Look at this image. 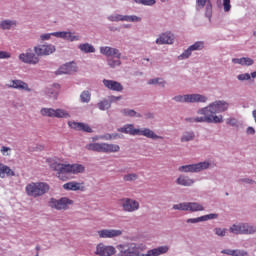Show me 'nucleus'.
Segmentation results:
<instances>
[{"mask_svg": "<svg viewBox=\"0 0 256 256\" xmlns=\"http://www.w3.org/2000/svg\"><path fill=\"white\" fill-rule=\"evenodd\" d=\"M46 163L49 166L51 171L56 173V177L61 179V181H65V175H79V173H85V166L82 164H67L63 163L61 158L53 157L47 158Z\"/></svg>", "mask_w": 256, "mask_h": 256, "instance_id": "1", "label": "nucleus"}, {"mask_svg": "<svg viewBox=\"0 0 256 256\" xmlns=\"http://www.w3.org/2000/svg\"><path fill=\"white\" fill-rule=\"evenodd\" d=\"M229 107V102L216 100L205 107L199 108L197 115H206L209 124L219 125V123H223V115L219 113H226V111H229Z\"/></svg>", "mask_w": 256, "mask_h": 256, "instance_id": "2", "label": "nucleus"}, {"mask_svg": "<svg viewBox=\"0 0 256 256\" xmlns=\"http://www.w3.org/2000/svg\"><path fill=\"white\" fill-rule=\"evenodd\" d=\"M116 249L118 250V256H159L165 255L169 251V246H160L148 250L146 254L141 253L139 245L133 242L118 244Z\"/></svg>", "mask_w": 256, "mask_h": 256, "instance_id": "3", "label": "nucleus"}, {"mask_svg": "<svg viewBox=\"0 0 256 256\" xmlns=\"http://www.w3.org/2000/svg\"><path fill=\"white\" fill-rule=\"evenodd\" d=\"M119 133H125V135H142V137H146L147 139H152L153 141H157L159 139H163V136L157 135L153 130L149 128H135L133 124H126L120 128H118Z\"/></svg>", "mask_w": 256, "mask_h": 256, "instance_id": "4", "label": "nucleus"}, {"mask_svg": "<svg viewBox=\"0 0 256 256\" xmlns=\"http://www.w3.org/2000/svg\"><path fill=\"white\" fill-rule=\"evenodd\" d=\"M47 191H49V184L44 182H31L25 187L28 197H43Z\"/></svg>", "mask_w": 256, "mask_h": 256, "instance_id": "5", "label": "nucleus"}, {"mask_svg": "<svg viewBox=\"0 0 256 256\" xmlns=\"http://www.w3.org/2000/svg\"><path fill=\"white\" fill-rule=\"evenodd\" d=\"M173 101L176 103H207L209 97L204 94L192 93L184 95H176L173 97Z\"/></svg>", "mask_w": 256, "mask_h": 256, "instance_id": "6", "label": "nucleus"}, {"mask_svg": "<svg viewBox=\"0 0 256 256\" xmlns=\"http://www.w3.org/2000/svg\"><path fill=\"white\" fill-rule=\"evenodd\" d=\"M88 151H96V153H119L121 147L117 144L109 143H90L86 145Z\"/></svg>", "mask_w": 256, "mask_h": 256, "instance_id": "7", "label": "nucleus"}, {"mask_svg": "<svg viewBox=\"0 0 256 256\" xmlns=\"http://www.w3.org/2000/svg\"><path fill=\"white\" fill-rule=\"evenodd\" d=\"M211 162L209 160H205L202 162L182 165L178 168L179 173H201L203 171H207L210 169Z\"/></svg>", "mask_w": 256, "mask_h": 256, "instance_id": "8", "label": "nucleus"}, {"mask_svg": "<svg viewBox=\"0 0 256 256\" xmlns=\"http://www.w3.org/2000/svg\"><path fill=\"white\" fill-rule=\"evenodd\" d=\"M229 232L233 233L234 235H255L256 226L251 223L242 222L238 224H233L229 228Z\"/></svg>", "mask_w": 256, "mask_h": 256, "instance_id": "9", "label": "nucleus"}, {"mask_svg": "<svg viewBox=\"0 0 256 256\" xmlns=\"http://www.w3.org/2000/svg\"><path fill=\"white\" fill-rule=\"evenodd\" d=\"M174 211H187L188 213H198L199 211H205V206L198 202H181L172 206Z\"/></svg>", "mask_w": 256, "mask_h": 256, "instance_id": "10", "label": "nucleus"}, {"mask_svg": "<svg viewBox=\"0 0 256 256\" xmlns=\"http://www.w3.org/2000/svg\"><path fill=\"white\" fill-rule=\"evenodd\" d=\"M31 48H28L26 52L19 54L18 59L26 65H38L41 59L38 57L37 53L33 52Z\"/></svg>", "mask_w": 256, "mask_h": 256, "instance_id": "11", "label": "nucleus"}, {"mask_svg": "<svg viewBox=\"0 0 256 256\" xmlns=\"http://www.w3.org/2000/svg\"><path fill=\"white\" fill-rule=\"evenodd\" d=\"M69 205H73V200L67 197H63L58 200L51 198L49 200V207L56 209L57 211H66V209H69Z\"/></svg>", "mask_w": 256, "mask_h": 256, "instance_id": "12", "label": "nucleus"}, {"mask_svg": "<svg viewBox=\"0 0 256 256\" xmlns=\"http://www.w3.org/2000/svg\"><path fill=\"white\" fill-rule=\"evenodd\" d=\"M33 51L38 57H47L53 55L57 51V48L53 44H38L34 46Z\"/></svg>", "mask_w": 256, "mask_h": 256, "instance_id": "13", "label": "nucleus"}, {"mask_svg": "<svg viewBox=\"0 0 256 256\" xmlns=\"http://www.w3.org/2000/svg\"><path fill=\"white\" fill-rule=\"evenodd\" d=\"M121 205L123 211L126 213H135V211H139V201L131 199V198H124L121 200Z\"/></svg>", "mask_w": 256, "mask_h": 256, "instance_id": "14", "label": "nucleus"}, {"mask_svg": "<svg viewBox=\"0 0 256 256\" xmlns=\"http://www.w3.org/2000/svg\"><path fill=\"white\" fill-rule=\"evenodd\" d=\"M117 253V249L111 245H105L103 243H99L96 246V250L94 252L95 255L98 256H113Z\"/></svg>", "mask_w": 256, "mask_h": 256, "instance_id": "15", "label": "nucleus"}, {"mask_svg": "<svg viewBox=\"0 0 256 256\" xmlns=\"http://www.w3.org/2000/svg\"><path fill=\"white\" fill-rule=\"evenodd\" d=\"M97 233L100 239H116V237H121V235H123V230L102 229L99 230Z\"/></svg>", "mask_w": 256, "mask_h": 256, "instance_id": "16", "label": "nucleus"}, {"mask_svg": "<svg viewBox=\"0 0 256 256\" xmlns=\"http://www.w3.org/2000/svg\"><path fill=\"white\" fill-rule=\"evenodd\" d=\"M100 54L107 57V59L111 57H116V59H121V51L117 48H113L111 46H101L99 48Z\"/></svg>", "mask_w": 256, "mask_h": 256, "instance_id": "17", "label": "nucleus"}, {"mask_svg": "<svg viewBox=\"0 0 256 256\" xmlns=\"http://www.w3.org/2000/svg\"><path fill=\"white\" fill-rule=\"evenodd\" d=\"M175 41V36L171 32H164L155 40L156 45H173Z\"/></svg>", "mask_w": 256, "mask_h": 256, "instance_id": "18", "label": "nucleus"}, {"mask_svg": "<svg viewBox=\"0 0 256 256\" xmlns=\"http://www.w3.org/2000/svg\"><path fill=\"white\" fill-rule=\"evenodd\" d=\"M53 37H56L57 39H64V41H70L71 43L81 39L78 35H74V33L71 31L54 32Z\"/></svg>", "mask_w": 256, "mask_h": 256, "instance_id": "19", "label": "nucleus"}, {"mask_svg": "<svg viewBox=\"0 0 256 256\" xmlns=\"http://www.w3.org/2000/svg\"><path fill=\"white\" fill-rule=\"evenodd\" d=\"M206 5V12L205 15L211 21V17L213 15V6L209 0H196V9L197 11L203 9Z\"/></svg>", "mask_w": 256, "mask_h": 256, "instance_id": "20", "label": "nucleus"}, {"mask_svg": "<svg viewBox=\"0 0 256 256\" xmlns=\"http://www.w3.org/2000/svg\"><path fill=\"white\" fill-rule=\"evenodd\" d=\"M12 84L6 85L8 89H19L20 91H27L28 93H31V88H29V84L22 80H12Z\"/></svg>", "mask_w": 256, "mask_h": 256, "instance_id": "21", "label": "nucleus"}, {"mask_svg": "<svg viewBox=\"0 0 256 256\" xmlns=\"http://www.w3.org/2000/svg\"><path fill=\"white\" fill-rule=\"evenodd\" d=\"M102 83H103L104 87H106V89H109L110 91H116L118 93L123 91V85H121V83H119L115 80L104 79L102 81Z\"/></svg>", "mask_w": 256, "mask_h": 256, "instance_id": "22", "label": "nucleus"}, {"mask_svg": "<svg viewBox=\"0 0 256 256\" xmlns=\"http://www.w3.org/2000/svg\"><path fill=\"white\" fill-rule=\"evenodd\" d=\"M176 184L180 185L181 187H192V185H195V180L187 175L181 174L176 179Z\"/></svg>", "mask_w": 256, "mask_h": 256, "instance_id": "23", "label": "nucleus"}, {"mask_svg": "<svg viewBox=\"0 0 256 256\" xmlns=\"http://www.w3.org/2000/svg\"><path fill=\"white\" fill-rule=\"evenodd\" d=\"M74 71L75 63L69 62L60 66L59 69L56 71V75H69V73H73Z\"/></svg>", "mask_w": 256, "mask_h": 256, "instance_id": "24", "label": "nucleus"}, {"mask_svg": "<svg viewBox=\"0 0 256 256\" xmlns=\"http://www.w3.org/2000/svg\"><path fill=\"white\" fill-rule=\"evenodd\" d=\"M232 63L234 65H242V67H251L255 61L249 57L233 58Z\"/></svg>", "mask_w": 256, "mask_h": 256, "instance_id": "25", "label": "nucleus"}, {"mask_svg": "<svg viewBox=\"0 0 256 256\" xmlns=\"http://www.w3.org/2000/svg\"><path fill=\"white\" fill-rule=\"evenodd\" d=\"M13 27H17V20L5 19L0 21V29L2 31H11Z\"/></svg>", "mask_w": 256, "mask_h": 256, "instance_id": "26", "label": "nucleus"}, {"mask_svg": "<svg viewBox=\"0 0 256 256\" xmlns=\"http://www.w3.org/2000/svg\"><path fill=\"white\" fill-rule=\"evenodd\" d=\"M15 177V172L9 166L0 163V178Z\"/></svg>", "mask_w": 256, "mask_h": 256, "instance_id": "27", "label": "nucleus"}, {"mask_svg": "<svg viewBox=\"0 0 256 256\" xmlns=\"http://www.w3.org/2000/svg\"><path fill=\"white\" fill-rule=\"evenodd\" d=\"M63 188L66 189V191H81L83 185L79 182L72 181L64 184Z\"/></svg>", "mask_w": 256, "mask_h": 256, "instance_id": "28", "label": "nucleus"}, {"mask_svg": "<svg viewBox=\"0 0 256 256\" xmlns=\"http://www.w3.org/2000/svg\"><path fill=\"white\" fill-rule=\"evenodd\" d=\"M181 143H189L191 141H195V132L194 131H185L182 133L180 137Z\"/></svg>", "mask_w": 256, "mask_h": 256, "instance_id": "29", "label": "nucleus"}, {"mask_svg": "<svg viewBox=\"0 0 256 256\" xmlns=\"http://www.w3.org/2000/svg\"><path fill=\"white\" fill-rule=\"evenodd\" d=\"M71 114L67 112L65 109L57 108L54 109V118L56 119H70Z\"/></svg>", "mask_w": 256, "mask_h": 256, "instance_id": "30", "label": "nucleus"}, {"mask_svg": "<svg viewBox=\"0 0 256 256\" xmlns=\"http://www.w3.org/2000/svg\"><path fill=\"white\" fill-rule=\"evenodd\" d=\"M187 123H209L206 115L186 118Z\"/></svg>", "mask_w": 256, "mask_h": 256, "instance_id": "31", "label": "nucleus"}, {"mask_svg": "<svg viewBox=\"0 0 256 256\" xmlns=\"http://www.w3.org/2000/svg\"><path fill=\"white\" fill-rule=\"evenodd\" d=\"M82 53H95V46L89 43H82L78 46Z\"/></svg>", "mask_w": 256, "mask_h": 256, "instance_id": "32", "label": "nucleus"}, {"mask_svg": "<svg viewBox=\"0 0 256 256\" xmlns=\"http://www.w3.org/2000/svg\"><path fill=\"white\" fill-rule=\"evenodd\" d=\"M121 58H116L115 56H112L110 58H107V65L111 67V69H115V67H120L121 65Z\"/></svg>", "mask_w": 256, "mask_h": 256, "instance_id": "33", "label": "nucleus"}, {"mask_svg": "<svg viewBox=\"0 0 256 256\" xmlns=\"http://www.w3.org/2000/svg\"><path fill=\"white\" fill-rule=\"evenodd\" d=\"M120 113H122L124 117H141L140 113H137L135 110L129 108H124L120 110Z\"/></svg>", "mask_w": 256, "mask_h": 256, "instance_id": "34", "label": "nucleus"}, {"mask_svg": "<svg viewBox=\"0 0 256 256\" xmlns=\"http://www.w3.org/2000/svg\"><path fill=\"white\" fill-rule=\"evenodd\" d=\"M40 115H42V117L54 118L55 117V109H53V108H41L40 109Z\"/></svg>", "mask_w": 256, "mask_h": 256, "instance_id": "35", "label": "nucleus"}, {"mask_svg": "<svg viewBox=\"0 0 256 256\" xmlns=\"http://www.w3.org/2000/svg\"><path fill=\"white\" fill-rule=\"evenodd\" d=\"M97 107L100 111H107V109H111V102L107 99H103L97 103Z\"/></svg>", "mask_w": 256, "mask_h": 256, "instance_id": "36", "label": "nucleus"}, {"mask_svg": "<svg viewBox=\"0 0 256 256\" xmlns=\"http://www.w3.org/2000/svg\"><path fill=\"white\" fill-rule=\"evenodd\" d=\"M148 85H159L160 87H165L167 81L163 78H152L148 81Z\"/></svg>", "mask_w": 256, "mask_h": 256, "instance_id": "37", "label": "nucleus"}, {"mask_svg": "<svg viewBox=\"0 0 256 256\" xmlns=\"http://www.w3.org/2000/svg\"><path fill=\"white\" fill-rule=\"evenodd\" d=\"M107 19L109 21H111L112 23H119V21H124L125 15L114 13V14L107 16Z\"/></svg>", "mask_w": 256, "mask_h": 256, "instance_id": "38", "label": "nucleus"}, {"mask_svg": "<svg viewBox=\"0 0 256 256\" xmlns=\"http://www.w3.org/2000/svg\"><path fill=\"white\" fill-rule=\"evenodd\" d=\"M124 21L126 23H141V17L137 15H124Z\"/></svg>", "mask_w": 256, "mask_h": 256, "instance_id": "39", "label": "nucleus"}, {"mask_svg": "<svg viewBox=\"0 0 256 256\" xmlns=\"http://www.w3.org/2000/svg\"><path fill=\"white\" fill-rule=\"evenodd\" d=\"M91 101V92L89 90H84L80 94L81 103H89Z\"/></svg>", "mask_w": 256, "mask_h": 256, "instance_id": "40", "label": "nucleus"}, {"mask_svg": "<svg viewBox=\"0 0 256 256\" xmlns=\"http://www.w3.org/2000/svg\"><path fill=\"white\" fill-rule=\"evenodd\" d=\"M205 47V43L203 41H197L191 46H189L191 51H201Z\"/></svg>", "mask_w": 256, "mask_h": 256, "instance_id": "41", "label": "nucleus"}, {"mask_svg": "<svg viewBox=\"0 0 256 256\" xmlns=\"http://www.w3.org/2000/svg\"><path fill=\"white\" fill-rule=\"evenodd\" d=\"M193 53V51L191 50L190 47H188L186 50H184V53L180 54L178 56L179 61H183L185 59H189L191 57V54Z\"/></svg>", "mask_w": 256, "mask_h": 256, "instance_id": "42", "label": "nucleus"}, {"mask_svg": "<svg viewBox=\"0 0 256 256\" xmlns=\"http://www.w3.org/2000/svg\"><path fill=\"white\" fill-rule=\"evenodd\" d=\"M200 217H201L202 222L203 221H212L213 219H219V214L210 213V214H206V215H203V216H200Z\"/></svg>", "mask_w": 256, "mask_h": 256, "instance_id": "43", "label": "nucleus"}, {"mask_svg": "<svg viewBox=\"0 0 256 256\" xmlns=\"http://www.w3.org/2000/svg\"><path fill=\"white\" fill-rule=\"evenodd\" d=\"M139 179V175L135 173L126 174L123 176V181L131 182V181H137Z\"/></svg>", "mask_w": 256, "mask_h": 256, "instance_id": "44", "label": "nucleus"}, {"mask_svg": "<svg viewBox=\"0 0 256 256\" xmlns=\"http://www.w3.org/2000/svg\"><path fill=\"white\" fill-rule=\"evenodd\" d=\"M138 5H145L146 7H153L155 5V0H134Z\"/></svg>", "mask_w": 256, "mask_h": 256, "instance_id": "45", "label": "nucleus"}, {"mask_svg": "<svg viewBox=\"0 0 256 256\" xmlns=\"http://www.w3.org/2000/svg\"><path fill=\"white\" fill-rule=\"evenodd\" d=\"M214 233L217 237H225L227 235V229L216 227L214 228Z\"/></svg>", "mask_w": 256, "mask_h": 256, "instance_id": "46", "label": "nucleus"}, {"mask_svg": "<svg viewBox=\"0 0 256 256\" xmlns=\"http://www.w3.org/2000/svg\"><path fill=\"white\" fill-rule=\"evenodd\" d=\"M222 7L224 13H229L231 11V0H222Z\"/></svg>", "mask_w": 256, "mask_h": 256, "instance_id": "47", "label": "nucleus"}, {"mask_svg": "<svg viewBox=\"0 0 256 256\" xmlns=\"http://www.w3.org/2000/svg\"><path fill=\"white\" fill-rule=\"evenodd\" d=\"M237 79H238L240 82H243V81H251V74H249V73L238 74V75H237Z\"/></svg>", "mask_w": 256, "mask_h": 256, "instance_id": "48", "label": "nucleus"}, {"mask_svg": "<svg viewBox=\"0 0 256 256\" xmlns=\"http://www.w3.org/2000/svg\"><path fill=\"white\" fill-rule=\"evenodd\" d=\"M68 127H70L71 129H75L76 131H80L81 122L68 121Z\"/></svg>", "mask_w": 256, "mask_h": 256, "instance_id": "49", "label": "nucleus"}, {"mask_svg": "<svg viewBox=\"0 0 256 256\" xmlns=\"http://www.w3.org/2000/svg\"><path fill=\"white\" fill-rule=\"evenodd\" d=\"M80 131H84L85 133H93V129L86 123L80 122Z\"/></svg>", "mask_w": 256, "mask_h": 256, "instance_id": "50", "label": "nucleus"}, {"mask_svg": "<svg viewBox=\"0 0 256 256\" xmlns=\"http://www.w3.org/2000/svg\"><path fill=\"white\" fill-rule=\"evenodd\" d=\"M226 123L227 125H230V127H239V121L237 118H228Z\"/></svg>", "mask_w": 256, "mask_h": 256, "instance_id": "51", "label": "nucleus"}, {"mask_svg": "<svg viewBox=\"0 0 256 256\" xmlns=\"http://www.w3.org/2000/svg\"><path fill=\"white\" fill-rule=\"evenodd\" d=\"M54 34H55V32L41 34L40 35V40L41 41H49V39H51V37H53Z\"/></svg>", "mask_w": 256, "mask_h": 256, "instance_id": "52", "label": "nucleus"}, {"mask_svg": "<svg viewBox=\"0 0 256 256\" xmlns=\"http://www.w3.org/2000/svg\"><path fill=\"white\" fill-rule=\"evenodd\" d=\"M0 153H2V155L4 156H9L11 155V148L7 146H2V148L0 149Z\"/></svg>", "mask_w": 256, "mask_h": 256, "instance_id": "53", "label": "nucleus"}, {"mask_svg": "<svg viewBox=\"0 0 256 256\" xmlns=\"http://www.w3.org/2000/svg\"><path fill=\"white\" fill-rule=\"evenodd\" d=\"M234 256H249V253L245 250L236 249L234 250Z\"/></svg>", "mask_w": 256, "mask_h": 256, "instance_id": "54", "label": "nucleus"}, {"mask_svg": "<svg viewBox=\"0 0 256 256\" xmlns=\"http://www.w3.org/2000/svg\"><path fill=\"white\" fill-rule=\"evenodd\" d=\"M186 223H191V224L202 223L201 216L197 218H189L186 220Z\"/></svg>", "mask_w": 256, "mask_h": 256, "instance_id": "55", "label": "nucleus"}, {"mask_svg": "<svg viewBox=\"0 0 256 256\" xmlns=\"http://www.w3.org/2000/svg\"><path fill=\"white\" fill-rule=\"evenodd\" d=\"M0 59H11V53L7 51H0Z\"/></svg>", "mask_w": 256, "mask_h": 256, "instance_id": "56", "label": "nucleus"}, {"mask_svg": "<svg viewBox=\"0 0 256 256\" xmlns=\"http://www.w3.org/2000/svg\"><path fill=\"white\" fill-rule=\"evenodd\" d=\"M47 95H48V97H51L52 99H57V92L55 90H53V88H50L47 91Z\"/></svg>", "mask_w": 256, "mask_h": 256, "instance_id": "57", "label": "nucleus"}, {"mask_svg": "<svg viewBox=\"0 0 256 256\" xmlns=\"http://www.w3.org/2000/svg\"><path fill=\"white\" fill-rule=\"evenodd\" d=\"M222 255H230V256H234L235 255V250H231V249H224L221 251Z\"/></svg>", "mask_w": 256, "mask_h": 256, "instance_id": "58", "label": "nucleus"}, {"mask_svg": "<svg viewBox=\"0 0 256 256\" xmlns=\"http://www.w3.org/2000/svg\"><path fill=\"white\" fill-rule=\"evenodd\" d=\"M109 103L111 105V103H115L117 101H121V96H109Z\"/></svg>", "mask_w": 256, "mask_h": 256, "instance_id": "59", "label": "nucleus"}, {"mask_svg": "<svg viewBox=\"0 0 256 256\" xmlns=\"http://www.w3.org/2000/svg\"><path fill=\"white\" fill-rule=\"evenodd\" d=\"M241 183H247L248 185H253L255 182L250 178H243L240 180Z\"/></svg>", "mask_w": 256, "mask_h": 256, "instance_id": "60", "label": "nucleus"}, {"mask_svg": "<svg viewBox=\"0 0 256 256\" xmlns=\"http://www.w3.org/2000/svg\"><path fill=\"white\" fill-rule=\"evenodd\" d=\"M246 133H247V135H255V128L249 126V127L246 129Z\"/></svg>", "mask_w": 256, "mask_h": 256, "instance_id": "61", "label": "nucleus"}, {"mask_svg": "<svg viewBox=\"0 0 256 256\" xmlns=\"http://www.w3.org/2000/svg\"><path fill=\"white\" fill-rule=\"evenodd\" d=\"M99 139H105L106 141H111L112 136L111 134H106L104 136H100Z\"/></svg>", "mask_w": 256, "mask_h": 256, "instance_id": "62", "label": "nucleus"}, {"mask_svg": "<svg viewBox=\"0 0 256 256\" xmlns=\"http://www.w3.org/2000/svg\"><path fill=\"white\" fill-rule=\"evenodd\" d=\"M251 79H256V71L250 73V81Z\"/></svg>", "mask_w": 256, "mask_h": 256, "instance_id": "63", "label": "nucleus"}, {"mask_svg": "<svg viewBox=\"0 0 256 256\" xmlns=\"http://www.w3.org/2000/svg\"><path fill=\"white\" fill-rule=\"evenodd\" d=\"M111 137H112V139H117V137H119V134L113 133V134H111Z\"/></svg>", "mask_w": 256, "mask_h": 256, "instance_id": "64", "label": "nucleus"}]
</instances>
